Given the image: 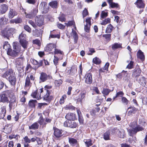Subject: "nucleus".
<instances>
[{
	"label": "nucleus",
	"mask_w": 147,
	"mask_h": 147,
	"mask_svg": "<svg viewBox=\"0 0 147 147\" xmlns=\"http://www.w3.org/2000/svg\"><path fill=\"white\" fill-rule=\"evenodd\" d=\"M93 62L94 64H99L101 62L100 59L97 57H96L93 59Z\"/></svg>",
	"instance_id": "obj_56"
},
{
	"label": "nucleus",
	"mask_w": 147,
	"mask_h": 147,
	"mask_svg": "<svg viewBox=\"0 0 147 147\" xmlns=\"http://www.w3.org/2000/svg\"><path fill=\"white\" fill-rule=\"evenodd\" d=\"M38 122L40 125H42L44 127H45L47 124V123L45 121V119L42 116H40Z\"/></svg>",
	"instance_id": "obj_36"
},
{
	"label": "nucleus",
	"mask_w": 147,
	"mask_h": 147,
	"mask_svg": "<svg viewBox=\"0 0 147 147\" xmlns=\"http://www.w3.org/2000/svg\"><path fill=\"white\" fill-rule=\"evenodd\" d=\"M7 80L9 81L11 86L14 87H15L16 82V78L15 74H14V76L9 78Z\"/></svg>",
	"instance_id": "obj_22"
},
{
	"label": "nucleus",
	"mask_w": 147,
	"mask_h": 147,
	"mask_svg": "<svg viewBox=\"0 0 147 147\" xmlns=\"http://www.w3.org/2000/svg\"><path fill=\"white\" fill-rule=\"evenodd\" d=\"M35 20L36 24L39 27H41L45 24L44 18L42 15L36 16L35 18Z\"/></svg>",
	"instance_id": "obj_7"
},
{
	"label": "nucleus",
	"mask_w": 147,
	"mask_h": 147,
	"mask_svg": "<svg viewBox=\"0 0 147 147\" xmlns=\"http://www.w3.org/2000/svg\"><path fill=\"white\" fill-rule=\"evenodd\" d=\"M63 81L59 79L55 81V84L57 87H59L62 84Z\"/></svg>",
	"instance_id": "obj_62"
},
{
	"label": "nucleus",
	"mask_w": 147,
	"mask_h": 147,
	"mask_svg": "<svg viewBox=\"0 0 147 147\" xmlns=\"http://www.w3.org/2000/svg\"><path fill=\"white\" fill-rule=\"evenodd\" d=\"M33 10V14L32 13L27 14L26 12L25 13V14H26L25 17L26 18L29 19L32 18L33 17V16L36 15L38 11V9L36 10V9H34Z\"/></svg>",
	"instance_id": "obj_30"
},
{
	"label": "nucleus",
	"mask_w": 147,
	"mask_h": 147,
	"mask_svg": "<svg viewBox=\"0 0 147 147\" xmlns=\"http://www.w3.org/2000/svg\"><path fill=\"white\" fill-rule=\"evenodd\" d=\"M8 6L7 5L3 4L0 6V14H3L5 13L8 9Z\"/></svg>",
	"instance_id": "obj_21"
},
{
	"label": "nucleus",
	"mask_w": 147,
	"mask_h": 147,
	"mask_svg": "<svg viewBox=\"0 0 147 147\" xmlns=\"http://www.w3.org/2000/svg\"><path fill=\"white\" fill-rule=\"evenodd\" d=\"M82 16L83 18L85 17L86 16L88 15L89 13L87 9L85 8L83 11L82 13Z\"/></svg>",
	"instance_id": "obj_59"
},
{
	"label": "nucleus",
	"mask_w": 147,
	"mask_h": 147,
	"mask_svg": "<svg viewBox=\"0 0 147 147\" xmlns=\"http://www.w3.org/2000/svg\"><path fill=\"white\" fill-rule=\"evenodd\" d=\"M52 79V77L51 74H47L46 73L42 72L39 77V79L42 82H44L48 80H51Z\"/></svg>",
	"instance_id": "obj_9"
},
{
	"label": "nucleus",
	"mask_w": 147,
	"mask_h": 147,
	"mask_svg": "<svg viewBox=\"0 0 147 147\" xmlns=\"http://www.w3.org/2000/svg\"><path fill=\"white\" fill-rule=\"evenodd\" d=\"M137 58L140 59L143 62L145 60V56L143 53L140 50H139L137 52L136 55Z\"/></svg>",
	"instance_id": "obj_27"
},
{
	"label": "nucleus",
	"mask_w": 147,
	"mask_h": 147,
	"mask_svg": "<svg viewBox=\"0 0 147 147\" xmlns=\"http://www.w3.org/2000/svg\"><path fill=\"white\" fill-rule=\"evenodd\" d=\"M138 111V109L134 106H130L127 110V115L128 116H131L133 114H136Z\"/></svg>",
	"instance_id": "obj_12"
},
{
	"label": "nucleus",
	"mask_w": 147,
	"mask_h": 147,
	"mask_svg": "<svg viewBox=\"0 0 147 147\" xmlns=\"http://www.w3.org/2000/svg\"><path fill=\"white\" fill-rule=\"evenodd\" d=\"M114 21L116 22L117 23L119 24L120 25H121L123 22V20L122 19H120L119 17L118 16H115Z\"/></svg>",
	"instance_id": "obj_48"
},
{
	"label": "nucleus",
	"mask_w": 147,
	"mask_h": 147,
	"mask_svg": "<svg viewBox=\"0 0 147 147\" xmlns=\"http://www.w3.org/2000/svg\"><path fill=\"white\" fill-rule=\"evenodd\" d=\"M111 91L109 89L103 88L102 91V93L104 96H105L108 95Z\"/></svg>",
	"instance_id": "obj_45"
},
{
	"label": "nucleus",
	"mask_w": 147,
	"mask_h": 147,
	"mask_svg": "<svg viewBox=\"0 0 147 147\" xmlns=\"http://www.w3.org/2000/svg\"><path fill=\"white\" fill-rule=\"evenodd\" d=\"M102 37L105 38V39L108 41H110L111 40V34H103Z\"/></svg>",
	"instance_id": "obj_57"
},
{
	"label": "nucleus",
	"mask_w": 147,
	"mask_h": 147,
	"mask_svg": "<svg viewBox=\"0 0 147 147\" xmlns=\"http://www.w3.org/2000/svg\"><path fill=\"white\" fill-rule=\"evenodd\" d=\"M113 27L111 24H109L106 28L105 32L107 33H111L112 31Z\"/></svg>",
	"instance_id": "obj_44"
},
{
	"label": "nucleus",
	"mask_w": 147,
	"mask_h": 147,
	"mask_svg": "<svg viewBox=\"0 0 147 147\" xmlns=\"http://www.w3.org/2000/svg\"><path fill=\"white\" fill-rule=\"evenodd\" d=\"M54 53L55 55L59 54L60 55L59 56V59L62 60L63 59L64 55V53L63 51H61L60 49H56V48H55L54 49Z\"/></svg>",
	"instance_id": "obj_28"
},
{
	"label": "nucleus",
	"mask_w": 147,
	"mask_h": 147,
	"mask_svg": "<svg viewBox=\"0 0 147 147\" xmlns=\"http://www.w3.org/2000/svg\"><path fill=\"white\" fill-rule=\"evenodd\" d=\"M31 63L34 65H36L34 67L35 69H37L39 67H41L43 65V62L42 60H40L39 62L36 60L32 59L31 60Z\"/></svg>",
	"instance_id": "obj_16"
},
{
	"label": "nucleus",
	"mask_w": 147,
	"mask_h": 147,
	"mask_svg": "<svg viewBox=\"0 0 147 147\" xmlns=\"http://www.w3.org/2000/svg\"><path fill=\"white\" fill-rule=\"evenodd\" d=\"M138 122L139 124L141 125V126L142 127L144 128V127L146 125L145 120L144 118L139 119Z\"/></svg>",
	"instance_id": "obj_43"
},
{
	"label": "nucleus",
	"mask_w": 147,
	"mask_h": 147,
	"mask_svg": "<svg viewBox=\"0 0 147 147\" xmlns=\"http://www.w3.org/2000/svg\"><path fill=\"white\" fill-rule=\"evenodd\" d=\"M32 31L33 35L39 37L42 35L43 31L41 30V29L39 30L38 29H35L34 30H33Z\"/></svg>",
	"instance_id": "obj_33"
},
{
	"label": "nucleus",
	"mask_w": 147,
	"mask_h": 147,
	"mask_svg": "<svg viewBox=\"0 0 147 147\" xmlns=\"http://www.w3.org/2000/svg\"><path fill=\"white\" fill-rule=\"evenodd\" d=\"M10 92L9 90H7L0 94V102L3 103H8L9 100L8 97Z\"/></svg>",
	"instance_id": "obj_5"
},
{
	"label": "nucleus",
	"mask_w": 147,
	"mask_h": 147,
	"mask_svg": "<svg viewBox=\"0 0 147 147\" xmlns=\"http://www.w3.org/2000/svg\"><path fill=\"white\" fill-rule=\"evenodd\" d=\"M111 22V19L109 18H107L103 20L100 23L102 25H105Z\"/></svg>",
	"instance_id": "obj_55"
},
{
	"label": "nucleus",
	"mask_w": 147,
	"mask_h": 147,
	"mask_svg": "<svg viewBox=\"0 0 147 147\" xmlns=\"http://www.w3.org/2000/svg\"><path fill=\"white\" fill-rule=\"evenodd\" d=\"M67 98L66 94H64L63 95L61 98L60 99L59 103L60 104L62 105L64 103L65 99Z\"/></svg>",
	"instance_id": "obj_54"
},
{
	"label": "nucleus",
	"mask_w": 147,
	"mask_h": 147,
	"mask_svg": "<svg viewBox=\"0 0 147 147\" xmlns=\"http://www.w3.org/2000/svg\"><path fill=\"white\" fill-rule=\"evenodd\" d=\"M17 15V13L15 11H14L12 9H10L9 12L8 16L9 18H13L15 16Z\"/></svg>",
	"instance_id": "obj_39"
},
{
	"label": "nucleus",
	"mask_w": 147,
	"mask_h": 147,
	"mask_svg": "<svg viewBox=\"0 0 147 147\" xmlns=\"http://www.w3.org/2000/svg\"><path fill=\"white\" fill-rule=\"evenodd\" d=\"M69 142L71 146H74L76 144H78L77 140L74 138L69 137L68 138Z\"/></svg>",
	"instance_id": "obj_29"
},
{
	"label": "nucleus",
	"mask_w": 147,
	"mask_h": 147,
	"mask_svg": "<svg viewBox=\"0 0 147 147\" xmlns=\"http://www.w3.org/2000/svg\"><path fill=\"white\" fill-rule=\"evenodd\" d=\"M100 110V107H95V109H93L90 111V113L92 116H94L96 115V113H98Z\"/></svg>",
	"instance_id": "obj_37"
},
{
	"label": "nucleus",
	"mask_w": 147,
	"mask_h": 147,
	"mask_svg": "<svg viewBox=\"0 0 147 147\" xmlns=\"http://www.w3.org/2000/svg\"><path fill=\"white\" fill-rule=\"evenodd\" d=\"M137 122L134 121L131 123V127L132 129H129L128 130L129 136H133L136 135V133L139 131H142L144 130V128L140 125L137 124Z\"/></svg>",
	"instance_id": "obj_1"
},
{
	"label": "nucleus",
	"mask_w": 147,
	"mask_h": 147,
	"mask_svg": "<svg viewBox=\"0 0 147 147\" xmlns=\"http://www.w3.org/2000/svg\"><path fill=\"white\" fill-rule=\"evenodd\" d=\"M53 129L54 131L53 134L55 138L59 139L62 137L63 132L62 130L59 129L55 126L53 127Z\"/></svg>",
	"instance_id": "obj_6"
},
{
	"label": "nucleus",
	"mask_w": 147,
	"mask_h": 147,
	"mask_svg": "<svg viewBox=\"0 0 147 147\" xmlns=\"http://www.w3.org/2000/svg\"><path fill=\"white\" fill-rule=\"evenodd\" d=\"M15 32V28L7 26L1 31V33L2 36L4 38H6L7 39H9V37L12 36Z\"/></svg>",
	"instance_id": "obj_2"
},
{
	"label": "nucleus",
	"mask_w": 147,
	"mask_h": 147,
	"mask_svg": "<svg viewBox=\"0 0 147 147\" xmlns=\"http://www.w3.org/2000/svg\"><path fill=\"white\" fill-rule=\"evenodd\" d=\"M21 46L24 49L27 48V45L28 44V42L26 40V39L24 40L19 41Z\"/></svg>",
	"instance_id": "obj_47"
},
{
	"label": "nucleus",
	"mask_w": 147,
	"mask_h": 147,
	"mask_svg": "<svg viewBox=\"0 0 147 147\" xmlns=\"http://www.w3.org/2000/svg\"><path fill=\"white\" fill-rule=\"evenodd\" d=\"M38 90H36L34 92H33L31 94V96L34 98H36L37 100H40L41 98V94H40L39 96L38 94Z\"/></svg>",
	"instance_id": "obj_32"
},
{
	"label": "nucleus",
	"mask_w": 147,
	"mask_h": 147,
	"mask_svg": "<svg viewBox=\"0 0 147 147\" xmlns=\"http://www.w3.org/2000/svg\"><path fill=\"white\" fill-rule=\"evenodd\" d=\"M33 68L30 63H28L26 67L25 68V70L26 71H27V73L30 72L32 70Z\"/></svg>",
	"instance_id": "obj_52"
},
{
	"label": "nucleus",
	"mask_w": 147,
	"mask_h": 147,
	"mask_svg": "<svg viewBox=\"0 0 147 147\" xmlns=\"http://www.w3.org/2000/svg\"><path fill=\"white\" fill-rule=\"evenodd\" d=\"M24 29L28 32L30 33L31 32L32 29L28 25H25L24 26Z\"/></svg>",
	"instance_id": "obj_61"
},
{
	"label": "nucleus",
	"mask_w": 147,
	"mask_h": 147,
	"mask_svg": "<svg viewBox=\"0 0 147 147\" xmlns=\"http://www.w3.org/2000/svg\"><path fill=\"white\" fill-rule=\"evenodd\" d=\"M136 7L140 9H144L145 6L144 1L143 0H137L134 3Z\"/></svg>",
	"instance_id": "obj_17"
},
{
	"label": "nucleus",
	"mask_w": 147,
	"mask_h": 147,
	"mask_svg": "<svg viewBox=\"0 0 147 147\" xmlns=\"http://www.w3.org/2000/svg\"><path fill=\"white\" fill-rule=\"evenodd\" d=\"M42 6H43V11H42V14H46L47 13L49 10V7L47 5V3L45 1L42 2L40 4Z\"/></svg>",
	"instance_id": "obj_26"
},
{
	"label": "nucleus",
	"mask_w": 147,
	"mask_h": 147,
	"mask_svg": "<svg viewBox=\"0 0 147 147\" xmlns=\"http://www.w3.org/2000/svg\"><path fill=\"white\" fill-rule=\"evenodd\" d=\"M65 117L67 121H74L77 119L76 114L70 112L68 113L65 115Z\"/></svg>",
	"instance_id": "obj_13"
},
{
	"label": "nucleus",
	"mask_w": 147,
	"mask_h": 147,
	"mask_svg": "<svg viewBox=\"0 0 147 147\" xmlns=\"http://www.w3.org/2000/svg\"><path fill=\"white\" fill-rule=\"evenodd\" d=\"M49 5L53 9L57 8L58 6V3L56 1H53L49 3Z\"/></svg>",
	"instance_id": "obj_38"
},
{
	"label": "nucleus",
	"mask_w": 147,
	"mask_h": 147,
	"mask_svg": "<svg viewBox=\"0 0 147 147\" xmlns=\"http://www.w3.org/2000/svg\"><path fill=\"white\" fill-rule=\"evenodd\" d=\"M22 57H20L18 58L17 59H16V65H22Z\"/></svg>",
	"instance_id": "obj_64"
},
{
	"label": "nucleus",
	"mask_w": 147,
	"mask_h": 147,
	"mask_svg": "<svg viewBox=\"0 0 147 147\" xmlns=\"http://www.w3.org/2000/svg\"><path fill=\"white\" fill-rule=\"evenodd\" d=\"M110 131L109 130L107 131L103 134V138L105 140H110Z\"/></svg>",
	"instance_id": "obj_42"
},
{
	"label": "nucleus",
	"mask_w": 147,
	"mask_h": 147,
	"mask_svg": "<svg viewBox=\"0 0 147 147\" xmlns=\"http://www.w3.org/2000/svg\"><path fill=\"white\" fill-rule=\"evenodd\" d=\"M7 53L11 57H17L16 53H15L13 50H12L11 47L10 49H9L7 51Z\"/></svg>",
	"instance_id": "obj_34"
},
{
	"label": "nucleus",
	"mask_w": 147,
	"mask_h": 147,
	"mask_svg": "<svg viewBox=\"0 0 147 147\" xmlns=\"http://www.w3.org/2000/svg\"><path fill=\"white\" fill-rule=\"evenodd\" d=\"M40 94L42 96L44 100L50 102L53 99V96L50 95L51 92L50 90H43L42 88H40Z\"/></svg>",
	"instance_id": "obj_4"
},
{
	"label": "nucleus",
	"mask_w": 147,
	"mask_h": 147,
	"mask_svg": "<svg viewBox=\"0 0 147 147\" xmlns=\"http://www.w3.org/2000/svg\"><path fill=\"white\" fill-rule=\"evenodd\" d=\"M122 44L121 43H115L113 44L112 45V49L113 50L118 49V48H122Z\"/></svg>",
	"instance_id": "obj_40"
},
{
	"label": "nucleus",
	"mask_w": 147,
	"mask_h": 147,
	"mask_svg": "<svg viewBox=\"0 0 147 147\" xmlns=\"http://www.w3.org/2000/svg\"><path fill=\"white\" fill-rule=\"evenodd\" d=\"M86 146L87 147H89L93 144L92 140L90 139H84V140Z\"/></svg>",
	"instance_id": "obj_41"
},
{
	"label": "nucleus",
	"mask_w": 147,
	"mask_h": 147,
	"mask_svg": "<svg viewBox=\"0 0 147 147\" xmlns=\"http://www.w3.org/2000/svg\"><path fill=\"white\" fill-rule=\"evenodd\" d=\"M22 65H16V68L18 71L20 73H21L22 71H24L23 70V68L24 67H23Z\"/></svg>",
	"instance_id": "obj_53"
},
{
	"label": "nucleus",
	"mask_w": 147,
	"mask_h": 147,
	"mask_svg": "<svg viewBox=\"0 0 147 147\" xmlns=\"http://www.w3.org/2000/svg\"><path fill=\"white\" fill-rule=\"evenodd\" d=\"M92 75L90 72H87L85 75L84 79L85 83L88 85H90L93 82Z\"/></svg>",
	"instance_id": "obj_8"
},
{
	"label": "nucleus",
	"mask_w": 147,
	"mask_h": 147,
	"mask_svg": "<svg viewBox=\"0 0 147 147\" xmlns=\"http://www.w3.org/2000/svg\"><path fill=\"white\" fill-rule=\"evenodd\" d=\"M108 13L107 12H105L104 11H102L101 14V18L102 19L105 18L108 15Z\"/></svg>",
	"instance_id": "obj_63"
},
{
	"label": "nucleus",
	"mask_w": 147,
	"mask_h": 147,
	"mask_svg": "<svg viewBox=\"0 0 147 147\" xmlns=\"http://www.w3.org/2000/svg\"><path fill=\"white\" fill-rule=\"evenodd\" d=\"M56 44L52 43L47 44L44 48V51L46 52H49L52 51L53 49L56 48Z\"/></svg>",
	"instance_id": "obj_15"
},
{
	"label": "nucleus",
	"mask_w": 147,
	"mask_h": 147,
	"mask_svg": "<svg viewBox=\"0 0 147 147\" xmlns=\"http://www.w3.org/2000/svg\"><path fill=\"white\" fill-rule=\"evenodd\" d=\"M13 49L17 56L19 53L20 51L21 47L17 43L14 42L13 44Z\"/></svg>",
	"instance_id": "obj_18"
},
{
	"label": "nucleus",
	"mask_w": 147,
	"mask_h": 147,
	"mask_svg": "<svg viewBox=\"0 0 147 147\" xmlns=\"http://www.w3.org/2000/svg\"><path fill=\"white\" fill-rule=\"evenodd\" d=\"M107 1L110 7L120 9L119 5L118 3L113 2V0H107Z\"/></svg>",
	"instance_id": "obj_23"
},
{
	"label": "nucleus",
	"mask_w": 147,
	"mask_h": 147,
	"mask_svg": "<svg viewBox=\"0 0 147 147\" xmlns=\"http://www.w3.org/2000/svg\"><path fill=\"white\" fill-rule=\"evenodd\" d=\"M125 131L123 129H121L119 131V136L121 138H124L125 137Z\"/></svg>",
	"instance_id": "obj_49"
},
{
	"label": "nucleus",
	"mask_w": 147,
	"mask_h": 147,
	"mask_svg": "<svg viewBox=\"0 0 147 147\" xmlns=\"http://www.w3.org/2000/svg\"><path fill=\"white\" fill-rule=\"evenodd\" d=\"M37 103V101L36 100L31 99L30 100L28 103V105L31 108H35L36 104Z\"/></svg>",
	"instance_id": "obj_31"
},
{
	"label": "nucleus",
	"mask_w": 147,
	"mask_h": 147,
	"mask_svg": "<svg viewBox=\"0 0 147 147\" xmlns=\"http://www.w3.org/2000/svg\"><path fill=\"white\" fill-rule=\"evenodd\" d=\"M138 82L142 86L147 88V81L144 77H141L138 80Z\"/></svg>",
	"instance_id": "obj_25"
},
{
	"label": "nucleus",
	"mask_w": 147,
	"mask_h": 147,
	"mask_svg": "<svg viewBox=\"0 0 147 147\" xmlns=\"http://www.w3.org/2000/svg\"><path fill=\"white\" fill-rule=\"evenodd\" d=\"M35 79L34 75L32 73L28 74L25 78L24 89L26 90L29 89L32 86V81H34Z\"/></svg>",
	"instance_id": "obj_3"
},
{
	"label": "nucleus",
	"mask_w": 147,
	"mask_h": 147,
	"mask_svg": "<svg viewBox=\"0 0 147 147\" xmlns=\"http://www.w3.org/2000/svg\"><path fill=\"white\" fill-rule=\"evenodd\" d=\"M60 35L58 34L57 30H53L52 31H51L50 34L49 39L51 38H57L58 39L60 38Z\"/></svg>",
	"instance_id": "obj_19"
},
{
	"label": "nucleus",
	"mask_w": 147,
	"mask_h": 147,
	"mask_svg": "<svg viewBox=\"0 0 147 147\" xmlns=\"http://www.w3.org/2000/svg\"><path fill=\"white\" fill-rule=\"evenodd\" d=\"M10 100H9L8 103H9V106L10 109H11L13 107L15 106V103L16 102L17 100L16 98L14 96L10 97Z\"/></svg>",
	"instance_id": "obj_20"
},
{
	"label": "nucleus",
	"mask_w": 147,
	"mask_h": 147,
	"mask_svg": "<svg viewBox=\"0 0 147 147\" xmlns=\"http://www.w3.org/2000/svg\"><path fill=\"white\" fill-rule=\"evenodd\" d=\"M1 111L0 113V119H3L5 117L6 113V107L3 106L1 108Z\"/></svg>",
	"instance_id": "obj_24"
},
{
	"label": "nucleus",
	"mask_w": 147,
	"mask_h": 147,
	"mask_svg": "<svg viewBox=\"0 0 147 147\" xmlns=\"http://www.w3.org/2000/svg\"><path fill=\"white\" fill-rule=\"evenodd\" d=\"M73 38L74 40V43L76 44L78 42V36L76 32H75L73 33Z\"/></svg>",
	"instance_id": "obj_58"
},
{
	"label": "nucleus",
	"mask_w": 147,
	"mask_h": 147,
	"mask_svg": "<svg viewBox=\"0 0 147 147\" xmlns=\"http://www.w3.org/2000/svg\"><path fill=\"white\" fill-rule=\"evenodd\" d=\"M39 125L38 123L35 122L29 126V129L36 130L39 128Z\"/></svg>",
	"instance_id": "obj_35"
},
{
	"label": "nucleus",
	"mask_w": 147,
	"mask_h": 147,
	"mask_svg": "<svg viewBox=\"0 0 147 147\" xmlns=\"http://www.w3.org/2000/svg\"><path fill=\"white\" fill-rule=\"evenodd\" d=\"M141 70L139 67H136L132 70V78L137 79L140 75Z\"/></svg>",
	"instance_id": "obj_14"
},
{
	"label": "nucleus",
	"mask_w": 147,
	"mask_h": 147,
	"mask_svg": "<svg viewBox=\"0 0 147 147\" xmlns=\"http://www.w3.org/2000/svg\"><path fill=\"white\" fill-rule=\"evenodd\" d=\"M65 26L67 27L71 26H75V23L74 20L69 21L67 23H65Z\"/></svg>",
	"instance_id": "obj_51"
},
{
	"label": "nucleus",
	"mask_w": 147,
	"mask_h": 147,
	"mask_svg": "<svg viewBox=\"0 0 147 147\" xmlns=\"http://www.w3.org/2000/svg\"><path fill=\"white\" fill-rule=\"evenodd\" d=\"M78 123L75 121H66L63 123V125L65 127H68L70 128H75L78 126Z\"/></svg>",
	"instance_id": "obj_10"
},
{
	"label": "nucleus",
	"mask_w": 147,
	"mask_h": 147,
	"mask_svg": "<svg viewBox=\"0 0 147 147\" xmlns=\"http://www.w3.org/2000/svg\"><path fill=\"white\" fill-rule=\"evenodd\" d=\"M65 15L64 13H62L58 17L59 21L61 22H65L66 21Z\"/></svg>",
	"instance_id": "obj_50"
},
{
	"label": "nucleus",
	"mask_w": 147,
	"mask_h": 147,
	"mask_svg": "<svg viewBox=\"0 0 147 147\" xmlns=\"http://www.w3.org/2000/svg\"><path fill=\"white\" fill-rule=\"evenodd\" d=\"M15 74L13 70L11 69H9L7 70L1 76L3 78H5L7 79L14 76Z\"/></svg>",
	"instance_id": "obj_11"
},
{
	"label": "nucleus",
	"mask_w": 147,
	"mask_h": 147,
	"mask_svg": "<svg viewBox=\"0 0 147 147\" xmlns=\"http://www.w3.org/2000/svg\"><path fill=\"white\" fill-rule=\"evenodd\" d=\"M86 92L85 91H82L81 92L80 94V101L82 102L83 100L85 97V96L86 94Z\"/></svg>",
	"instance_id": "obj_60"
},
{
	"label": "nucleus",
	"mask_w": 147,
	"mask_h": 147,
	"mask_svg": "<svg viewBox=\"0 0 147 147\" xmlns=\"http://www.w3.org/2000/svg\"><path fill=\"white\" fill-rule=\"evenodd\" d=\"M11 47L9 43L7 41H5L4 42V45L3 46V49L5 50L6 51L8 49L10 48Z\"/></svg>",
	"instance_id": "obj_46"
}]
</instances>
